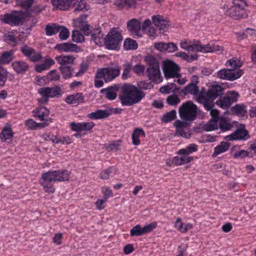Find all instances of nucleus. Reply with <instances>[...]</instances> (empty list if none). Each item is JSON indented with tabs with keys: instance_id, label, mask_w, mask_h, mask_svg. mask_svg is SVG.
Returning a JSON list of instances; mask_svg holds the SVG:
<instances>
[{
	"instance_id": "1",
	"label": "nucleus",
	"mask_w": 256,
	"mask_h": 256,
	"mask_svg": "<svg viewBox=\"0 0 256 256\" xmlns=\"http://www.w3.org/2000/svg\"><path fill=\"white\" fill-rule=\"evenodd\" d=\"M70 174V172L66 170L48 171L42 174L40 183L46 192L54 193L55 190L54 183L68 180Z\"/></svg>"
},
{
	"instance_id": "2",
	"label": "nucleus",
	"mask_w": 256,
	"mask_h": 256,
	"mask_svg": "<svg viewBox=\"0 0 256 256\" xmlns=\"http://www.w3.org/2000/svg\"><path fill=\"white\" fill-rule=\"evenodd\" d=\"M122 92L118 98L122 106H132L138 104L145 96V93L136 86L128 84L121 87Z\"/></svg>"
},
{
	"instance_id": "3",
	"label": "nucleus",
	"mask_w": 256,
	"mask_h": 256,
	"mask_svg": "<svg viewBox=\"0 0 256 256\" xmlns=\"http://www.w3.org/2000/svg\"><path fill=\"white\" fill-rule=\"evenodd\" d=\"M88 15L82 14L76 19L73 20L74 26L80 28L86 36L91 35V39L97 44H100L104 34L98 28L94 29L92 26L88 24L86 21Z\"/></svg>"
},
{
	"instance_id": "4",
	"label": "nucleus",
	"mask_w": 256,
	"mask_h": 256,
	"mask_svg": "<svg viewBox=\"0 0 256 256\" xmlns=\"http://www.w3.org/2000/svg\"><path fill=\"white\" fill-rule=\"evenodd\" d=\"M224 88L220 86L217 85L212 86L208 89L207 92V98H206V104L202 102L204 107L208 111H210V114L212 116L211 119L218 120H220L219 112L216 109H214V100L218 96H221L224 94Z\"/></svg>"
},
{
	"instance_id": "5",
	"label": "nucleus",
	"mask_w": 256,
	"mask_h": 256,
	"mask_svg": "<svg viewBox=\"0 0 256 256\" xmlns=\"http://www.w3.org/2000/svg\"><path fill=\"white\" fill-rule=\"evenodd\" d=\"M144 60L148 66L146 72L149 79L155 83L161 82L162 80L158 60L152 56H147Z\"/></svg>"
},
{
	"instance_id": "6",
	"label": "nucleus",
	"mask_w": 256,
	"mask_h": 256,
	"mask_svg": "<svg viewBox=\"0 0 256 256\" xmlns=\"http://www.w3.org/2000/svg\"><path fill=\"white\" fill-rule=\"evenodd\" d=\"M197 106L190 100L183 103L178 110L180 118L186 122L195 120L197 116Z\"/></svg>"
},
{
	"instance_id": "7",
	"label": "nucleus",
	"mask_w": 256,
	"mask_h": 256,
	"mask_svg": "<svg viewBox=\"0 0 256 256\" xmlns=\"http://www.w3.org/2000/svg\"><path fill=\"white\" fill-rule=\"evenodd\" d=\"M122 40L120 32L117 28H112L104 38L105 46L108 50H118L120 43Z\"/></svg>"
},
{
	"instance_id": "8",
	"label": "nucleus",
	"mask_w": 256,
	"mask_h": 256,
	"mask_svg": "<svg viewBox=\"0 0 256 256\" xmlns=\"http://www.w3.org/2000/svg\"><path fill=\"white\" fill-rule=\"evenodd\" d=\"M24 18V13L23 12L13 10L10 13H6L1 20L2 23L14 26L22 24Z\"/></svg>"
},
{
	"instance_id": "9",
	"label": "nucleus",
	"mask_w": 256,
	"mask_h": 256,
	"mask_svg": "<svg viewBox=\"0 0 256 256\" xmlns=\"http://www.w3.org/2000/svg\"><path fill=\"white\" fill-rule=\"evenodd\" d=\"M180 92L184 96L193 95L196 98V100L198 102L201 104L202 102H204L205 104H206L207 92L204 93L202 91H200L199 88L196 84L190 83L181 90Z\"/></svg>"
},
{
	"instance_id": "10",
	"label": "nucleus",
	"mask_w": 256,
	"mask_h": 256,
	"mask_svg": "<svg viewBox=\"0 0 256 256\" xmlns=\"http://www.w3.org/2000/svg\"><path fill=\"white\" fill-rule=\"evenodd\" d=\"M233 5L226 11V15L235 19H240L243 17L244 8L246 6V0H233Z\"/></svg>"
},
{
	"instance_id": "11",
	"label": "nucleus",
	"mask_w": 256,
	"mask_h": 256,
	"mask_svg": "<svg viewBox=\"0 0 256 256\" xmlns=\"http://www.w3.org/2000/svg\"><path fill=\"white\" fill-rule=\"evenodd\" d=\"M162 70L164 77L166 78L180 77V74L178 72L180 70V67L173 61H164Z\"/></svg>"
},
{
	"instance_id": "12",
	"label": "nucleus",
	"mask_w": 256,
	"mask_h": 256,
	"mask_svg": "<svg viewBox=\"0 0 256 256\" xmlns=\"http://www.w3.org/2000/svg\"><path fill=\"white\" fill-rule=\"evenodd\" d=\"M120 74V69L118 67L104 68L98 69V77L104 78L106 82L115 78Z\"/></svg>"
},
{
	"instance_id": "13",
	"label": "nucleus",
	"mask_w": 256,
	"mask_h": 256,
	"mask_svg": "<svg viewBox=\"0 0 256 256\" xmlns=\"http://www.w3.org/2000/svg\"><path fill=\"white\" fill-rule=\"evenodd\" d=\"M242 74L243 72L240 70L222 69L218 72L217 76L220 79L232 81L239 78Z\"/></svg>"
},
{
	"instance_id": "14",
	"label": "nucleus",
	"mask_w": 256,
	"mask_h": 256,
	"mask_svg": "<svg viewBox=\"0 0 256 256\" xmlns=\"http://www.w3.org/2000/svg\"><path fill=\"white\" fill-rule=\"evenodd\" d=\"M243 128H240L236 130L234 132L226 136L228 140H246L250 138V136L248 130L244 128V126L242 125Z\"/></svg>"
},
{
	"instance_id": "15",
	"label": "nucleus",
	"mask_w": 256,
	"mask_h": 256,
	"mask_svg": "<svg viewBox=\"0 0 256 256\" xmlns=\"http://www.w3.org/2000/svg\"><path fill=\"white\" fill-rule=\"evenodd\" d=\"M127 28L134 38H136L141 36L140 34L141 30V22L138 20L133 18L128 21Z\"/></svg>"
},
{
	"instance_id": "16",
	"label": "nucleus",
	"mask_w": 256,
	"mask_h": 256,
	"mask_svg": "<svg viewBox=\"0 0 256 256\" xmlns=\"http://www.w3.org/2000/svg\"><path fill=\"white\" fill-rule=\"evenodd\" d=\"M54 48L60 52H79L81 51L80 48L78 45L70 42L57 44L56 45Z\"/></svg>"
},
{
	"instance_id": "17",
	"label": "nucleus",
	"mask_w": 256,
	"mask_h": 256,
	"mask_svg": "<svg viewBox=\"0 0 256 256\" xmlns=\"http://www.w3.org/2000/svg\"><path fill=\"white\" fill-rule=\"evenodd\" d=\"M43 90L44 96H47L48 98H58L61 96L63 92L60 87L54 86V87H42L40 88Z\"/></svg>"
},
{
	"instance_id": "18",
	"label": "nucleus",
	"mask_w": 256,
	"mask_h": 256,
	"mask_svg": "<svg viewBox=\"0 0 256 256\" xmlns=\"http://www.w3.org/2000/svg\"><path fill=\"white\" fill-rule=\"evenodd\" d=\"M54 6L62 10H66L70 6L75 5L76 0H52Z\"/></svg>"
},
{
	"instance_id": "19",
	"label": "nucleus",
	"mask_w": 256,
	"mask_h": 256,
	"mask_svg": "<svg viewBox=\"0 0 256 256\" xmlns=\"http://www.w3.org/2000/svg\"><path fill=\"white\" fill-rule=\"evenodd\" d=\"M54 6L62 10H66L70 6L75 5L76 0H52Z\"/></svg>"
},
{
	"instance_id": "20",
	"label": "nucleus",
	"mask_w": 256,
	"mask_h": 256,
	"mask_svg": "<svg viewBox=\"0 0 256 256\" xmlns=\"http://www.w3.org/2000/svg\"><path fill=\"white\" fill-rule=\"evenodd\" d=\"M113 110H98L94 112H92L88 114L90 118L93 120H98L106 118H108L112 114Z\"/></svg>"
},
{
	"instance_id": "21",
	"label": "nucleus",
	"mask_w": 256,
	"mask_h": 256,
	"mask_svg": "<svg viewBox=\"0 0 256 256\" xmlns=\"http://www.w3.org/2000/svg\"><path fill=\"white\" fill-rule=\"evenodd\" d=\"M34 116L37 117L40 120H45L48 119L49 110L44 106H40L38 108L33 110Z\"/></svg>"
},
{
	"instance_id": "22",
	"label": "nucleus",
	"mask_w": 256,
	"mask_h": 256,
	"mask_svg": "<svg viewBox=\"0 0 256 256\" xmlns=\"http://www.w3.org/2000/svg\"><path fill=\"white\" fill-rule=\"evenodd\" d=\"M56 60L60 64V66H64L74 64L76 58L72 55L62 54L60 56H57L56 58Z\"/></svg>"
},
{
	"instance_id": "23",
	"label": "nucleus",
	"mask_w": 256,
	"mask_h": 256,
	"mask_svg": "<svg viewBox=\"0 0 256 256\" xmlns=\"http://www.w3.org/2000/svg\"><path fill=\"white\" fill-rule=\"evenodd\" d=\"M13 69L18 74H24L28 68V65L24 61H15L12 64Z\"/></svg>"
},
{
	"instance_id": "24",
	"label": "nucleus",
	"mask_w": 256,
	"mask_h": 256,
	"mask_svg": "<svg viewBox=\"0 0 256 256\" xmlns=\"http://www.w3.org/2000/svg\"><path fill=\"white\" fill-rule=\"evenodd\" d=\"M118 90V86L115 85L112 86H109L106 88L101 90L100 92L102 94L106 93V97L109 100H114L117 96L116 92Z\"/></svg>"
},
{
	"instance_id": "25",
	"label": "nucleus",
	"mask_w": 256,
	"mask_h": 256,
	"mask_svg": "<svg viewBox=\"0 0 256 256\" xmlns=\"http://www.w3.org/2000/svg\"><path fill=\"white\" fill-rule=\"evenodd\" d=\"M65 101L68 104L82 103L84 101V96L82 93L78 92L74 94L68 96Z\"/></svg>"
},
{
	"instance_id": "26",
	"label": "nucleus",
	"mask_w": 256,
	"mask_h": 256,
	"mask_svg": "<svg viewBox=\"0 0 256 256\" xmlns=\"http://www.w3.org/2000/svg\"><path fill=\"white\" fill-rule=\"evenodd\" d=\"M194 160L192 156H186L182 155L180 157L176 156H174L172 160V164L176 166H180L185 164H188Z\"/></svg>"
},
{
	"instance_id": "27",
	"label": "nucleus",
	"mask_w": 256,
	"mask_h": 256,
	"mask_svg": "<svg viewBox=\"0 0 256 256\" xmlns=\"http://www.w3.org/2000/svg\"><path fill=\"white\" fill-rule=\"evenodd\" d=\"M14 52L12 50L5 51L0 56V64H8L14 59Z\"/></svg>"
},
{
	"instance_id": "28",
	"label": "nucleus",
	"mask_w": 256,
	"mask_h": 256,
	"mask_svg": "<svg viewBox=\"0 0 256 256\" xmlns=\"http://www.w3.org/2000/svg\"><path fill=\"white\" fill-rule=\"evenodd\" d=\"M13 137V132L10 126H6L0 133V138L3 142L10 139Z\"/></svg>"
},
{
	"instance_id": "29",
	"label": "nucleus",
	"mask_w": 256,
	"mask_h": 256,
	"mask_svg": "<svg viewBox=\"0 0 256 256\" xmlns=\"http://www.w3.org/2000/svg\"><path fill=\"white\" fill-rule=\"evenodd\" d=\"M230 146V144L226 142L222 141L220 144L216 146L214 150L212 156L215 157L221 153L227 151Z\"/></svg>"
},
{
	"instance_id": "30",
	"label": "nucleus",
	"mask_w": 256,
	"mask_h": 256,
	"mask_svg": "<svg viewBox=\"0 0 256 256\" xmlns=\"http://www.w3.org/2000/svg\"><path fill=\"white\" fill-rule=\"evenodd\" d=\"M140 136H145V132L142 128H136L132 136V144L135 146H138L140 144V140L138 138Z\"/></svg>"
},
{
	"instance_id": "31",
	"label": "nucleus",
	"mask_w": 256,
	"mask_h": 256,
	"mask_svg": "<svg viewBox=\"0 0 256 256\" xmlns=\"http://www.w3.org/2000/svg\"><path fill=\"white\" fill-rule=\"evenodd\" d=\"M40 78L43 79V82L44 83H48L50 82L56 81L60 78V75L57 73L56 70H52L47 75L42 76Z\"/></svg>"
},
{
	"instance_id": "32",
	"label": "nucleus",
	"mask_w": 256,
	"mask_h": 256,
	"mask_svg": "<svg viewBox=\"0 0 256 256\" xmlns=\"http://www.w3.org/2000/svg\"><path fill=\"white\" fill-rule=\"evenodd\" d=\"M59 68L64 78L68 79L72 77L74 72V68L72 66H60Z\"/></svg>"
},
{
	"instance_id": "33",
	"label": "nucleus",
	"mask_w": 256,
	"mask_h": 256,
	"mask_svg": "<svg viewBox=\"0 0 256 256\" xmlns=\"http://www.w3.org/2000/svg\"><path fill=\"white\" fill-rule=\"evenodd\" d=\"M231 111L232 114L240 116H244L247 113L245 106L244 104H237L235 105L232 108Z\"/></svg>"
},
{
	"instance_id": "34",
	"label": "nucleus",
	"mask_w": 256,
	"mask_h": 256,
	"mask_svg": "<svg viewBox=\"0 0 256 256\" xmlns=\"http://www.w3.org/2000/svg\"><path fill=\"white\" fill-rule=\"evenodd\" d=\"M138 47L136 42L130 38H127L124 42V48L126 50H135Z\"/></svg>"
},
{
	"instance_id": "35",
	"label": "nucleus",
	"mask_w": 256,
	"mask_h": 256,
	"mask_svg": "<svg viewBox=\"0 0 256 256\" xmlns=\"http://www.w3.org/2000/svg\"><path fill=\"white\" fill-rule=\"evenodd\" d=\"M60 29V26L57 24L47 25L45 28L46 34V36H51L58 33Z\"/></svg>"
},
{
	"instance_id": "36",
	"label": "nucleus",
	"mask_w": 256,
	"mask_h": 256,
	"mask_svg": "<svg viewBox=\"0 0 256 256\" xmlns=\"http://www.w3.org/2000/svg\"><path fill=\"white\" fill-rule=\"evenodd\" d=\"M197 150V146L196 144H190L185 148H182L178 151V154L180 155H184L188 156V154Z\"/></svg>"
},
{
	"instance_id": "37",
	"label": "nucleus",
	"mask_w": 256,
	"mask_h": 256,
	"mask_svg": "<svg viewBox=\"0 0 256 256\" xmlns=\"http://www.w3.org/2000/svg\"><path fill=\"white\" fill-rule=\"evenodd\" d=\"M218 120H214V119H210L204 126L203 129L206 132H210L216 130L218 128Z\"/></svg>"
},
{
	"instance_id": "38",
	"label": "nucleus",
	"mask_w": 256,
	"mask_h": 256,
	"mask_svg": "<svg viewBox=\"0 0 256 256\" xmlns=\"http://www.w3.org/2000/svg\"><path fill=\"white\" fill-rule=\"evenodd\" d=\"M176 110H172L165 114L162 118V120L163 122L168 123L176 118Z\"/></svg>"
},
{
	"instance_id": "39",
	"label": "nucleus",
	"mask_w": 256,
	"mask_h": 256,
	"mask_svg": "<svg viewBox=\"0 0 256 256\" xmlns=\"http://www.w3.org/2000/svg\"><path fill=\"white\" fill-rule=\"evenodd\" d=\"M72 40L77 43H82L84 41V37L78 30H74L72 33Z\"/></svg>"
},
{
	"instance_id": "40",
	"label": "nucleus",
	"mask_w": 256,
	"mask_h": 256,
	"mask_svg": "<svg viewBox=\"0 0 256 256\" xmlns=\"http://www.w3.org/2000/svg\"><path fill=\"white\" fill-rule=\"evenodd\" d=\"M166 101L167 104L170 106H176L180 102V99L176 94H174L168 96L166 99Z\"/></svg>"
},
{
	"instance_id": "41",
	"label": "nucleus",
	"mask_w": 256,
	"mask_h": 256,
	"mask_svg": "<svg viewBox=\"0 0 256 256\" xmlns=\"http://www.w3.org/2000/svg\"><path fill=\"white\" fill-rule=\"evenodd\" d=\"M132 236H138L144 235L142 227L139 224L134 226L130 230Z\"/></svg>"
},
{
	"instance_id": "42",
	"label": "nucleus",
	"mask_w": 256,
	"mask_h": 256,
	"mask_svg": "<svg viewBox=\"0 0 256 256\" xmlns=\"http://www.w3.org/2000/svg\"><path fill=\"white\" fill-rule=\"evenodd\" d=\"M8 72L6 70L0 66V88L3 87L7 80Z\"/></svg>"
},
{
	"instance_id": "43",
	"label": "nucleus",
	"mask_w": 256,
	"mask_h": 256,
	"mask_svg": "<svg viewBox=\"0 0 256 256\" xmlns=\"http://www.w3.org/2000/svg\"><path fill=\"white\" fill-rule=\"evenodd\" d=\"M216 104L224 109L228 108L232 104L230 101L227 100L226 96H224L223 98H220L217 100L216 102Z\"/></svg>"
},
{
	"instance_id": "44",
	"label": "nucleus",
	"mask_w": 256,
	"mask_h": 256,
	"mask_svg": "<svg viewBox=\"0 0 256 256\" xmlns=\"http://www.w3.org/2000/svg\"><path fill=\"white\" fill-rule=\"evenodd\" d=\"M21 52L26 56L29 58L35 53V50L34 48L26 45L21 48Z\"/></svg>"
},
{
	"instance_id": "45",
	"label": "nucleus",
	"mask_w": 256,
	"mask_h": 256,
	"mask_svg": "<svg viewBox=\"0 0 256 256\" xmlns=\"http://www.w3.org/2000/svg\"><path fill=\"white\" fill-rule=\"evenodd\" d=\"M59 38L61 40H66L70 36L68 30L65 26H60V30Z\"/></svg>"
},
{
	"instance_id": "46",
	"label": "nucleus",
	"mask_w": 256,
	"mask_h": 256,
	"mask_svg": "<svg viewBox=\"0 0 256 256\" xmlns=\"http://www.w3.org/2000/svg\"><path fill=\"white\" fill-rule=\"evenodd\" d=\"M174 126L176 128V132H182V130H184V128H186L188 126V123L184 120H176L174 123Z\"/></svg>"
},
{
	"instance_id": "47",
	"label": "nucleus",
	"mask_w": 256,
	"mask_h": 256,
	"mask_svg": "<svg viewBox=\"0 0 256 256\" xmlns=\"http://www.w3.org/2000/svg\"><path fill=\"white\" fill-rule=\"evenodd\" d=\"M157 226V223L155 222H151L144 226L142 228L144 235L152 232Z\"/></svg>"
},
{
	"instance_id": "48",
	"label": "nucleus",
	"mask_w": 256,
	"mask_h": 256,
	"mask_svg": "<svg viewBox=\"0 0 256 256\" xmlns=\"http://www.w3.org/2000/svg\"><path fill=\"white\" fill-rule=\"evenodd\" d=\"M226 64L234 69L238 68L242 66V63L240 60L234 58L228 60Z\"/></svg>"
},
{
	"instance_id": "49",
	"label": "nucleus",
	"mask_w": 256,
	"mask_h": 256,
	"mask_svg": "<svg viewBox=\"0 0 256 256\" xmlns=\"http://www.w3.org/2000/svg\"><path fill=\"white\" fill-rule=\"evenodd\" d=\"M122 140H118L117 142H112L108 145L106 146V150L108 151H117L120 149V142Z\"/></svg>"
},
{
	"instance_id": "50",
	"label": "nucleus",
	"mask_w": 256,
	"mask_h": 256,
	"mask_svg": "<svg viewBox=\"0 0 256 256\" xmlns=\"http://www.w3.org/2000/svg\"><path fill=\"white\" fill-rule=\"evenodd\" d=\"M220 129L222 131H226L230 129L232 124L228 123L224 118H221L219 123Z\"/></svg>"
},
{
	"instance_id": "51",
	"label": "nucleus",
	"mask_w": 256,
	"mask_h": 256,
	"mask_svg": "<svg viewBox=\"0 0 256 256\" xmlns=\"http://www.w3.org/2000/svg\"><path fill=\"white\" fill-rule=\"evenodd\" d=\"M38 92L42 96V98L38 100V104L40 105L47 104L49 100L48 97L47 96H44L43 90L40 88L38 90Z\"/></svg>"
},
{
	"instance_id": "52",
	"label": "nucleus",
	"mask_w": 256,
	"mask_h": 256,
	"mask_svg": "<svg viewBox=\"0 0 256 256\" xmlns=\"http://www.w3.org/2000/svg\"><path fill=\"white\" fill-rule=\"evenodd\" d=\"M89 8V6H88L84 0H81L78 3L76 8L74 10V12L82 11L84 10H88Z\"/></svg>"
},
{
	"instance_id": "53",
	"label": "nucleus",
	"mask_w": 256,
	"mask_h": 256,
	"mask_svg": "<svg viewBox=\"0 0 256 256\" xmlns=\"http://www.w3.org/2000/svg\"><path fill=\"white\" fill-rule=\"evenodd\" d=\"M238 96V93L235 91L230 92L228 94V96H226L227 100H229L232 104V103L237 101Z\"/></svg>"
},
{
	"instance_id": "54",
	"label": "nucleus",
	"mask_w": 256,
	"mask_h": 256,
	"mask_svg": "<svg viewBox=\"0 0 256 256\" xmlns=\"http://www.w3.org/2000/svg\"><path fill=\"white\" fill-rule=\"evenodd\" d=\"M88 66L86 63L82 62L80 64V70L76 74L75 76L78 77L82 76L88 70Z\"/></svg>"
},
{
	"instance_id": "55",
	"label": "nucleus",
	"mask_w": 256,
	"mask_h": 256,
	"mask_svg": "<svg viewBox=\"0 0 256 256\" xmlns=\"http://www.w3.org/2000/svg\"><path fill=\"white\" fill-rule=\"evenodd\" d=\"M113 168L110 167L102 171L100 174V177L101 179L107 180L109 178L110 175L112 173Z\"/></svg>"
},
{
	"instance_id": "56",
	"label": "nucleus",
	"mask_w": 256,
	"mask_h": 256,
	"mask_svg": "<svg viewBox=\"0 0 256 256\" xmlns=\"http://www.w3.org/2000/svg\"><path fill=\"white\" fill-rule=\"evenodd\" d=\"M250 152L245 150H240V151L236 152L234 155V158H244L246 156H249Z\"/></svg>"
},
{
	"instance_id": "57",
	"label": "nucleus",
	"mask_w": 256,
	"mask_h": 256,
	"mask_svg": "<svg viewBox=\"0 0 256 256\" xmlns=\"http://www.w3.org/2000/svg\"><path fill=\"white\" fill-rule=\"evenodd\" d=\"M256 36V30L250 28H246L242 34V38L248 36Z\"/></svg>"
},
{
	"instance_id": "58",
	"label": "nucleus",
	"mask_w": 256,
	"mask_h": 256,
	"mask_svg": "<svg viewBox=\"0 0 256 256\" xmlns=\"http://www.w3.org/2000/svg\"><path fill=\"white\" fill-rule=\"evenodd\" d=\"M174 86H176L174 82L169 83L168 85L161 87L160 91L162 93L168 94L172 90Z\"/></svg>"
},
{
	"instance_id": "59",
	"label": "nucleus",
	"mask_w": 256,
	"mask_h": 256,
	"mask_svg": "<svg viewBox=\"0 0 256 256\" xmlns=\"http://www.w3.org/2000/svg\"><path fill=\"white\" fill-rule=\"evenodd\" d=\"M202 44H200V42L199 41H196V43L189 46L188 51L200 52Z\"/></svg>"
},
{
	"instance_id": "60",
	"label": "nucleus",
	"mask_w": 256,
	"mask_h": 256,
	"mask_svg": "<svg viewBox=\"0 0 256 256\" xmlns=\"http://www.w3.org/2000/svg\"><path fill=\"white\" fill-rule=\"evenodd\" d=\"M131 69L132 66L130 64H127L124 65V70L122 74L123 79H126L130 77V73Z\"/></svg>"
},
{
	"instance_id": "61",
	"label": "nucleus",
	"mask_w": 256,
	"mask_h": 256,
	"mask_svg": "<svg viewBox=\"0 0 256 256\" xmlns=\"http://www.w3.org/2000/svg\"><path fill=\"white\" fill-rule=\"evenodd\" d=\"M176 50H178V46L176 44L172 42L166 43V52H173Z\"/></svg>"
},
{
	"instance_id": "62",
	"label": "nucleus",
	"mask_w": 256,
	"mask_h": 256,
	"mask_svg": "<svg viewBox=\"0 0 256 256\" xmlns=\"http://www.w3.org/2000/svg\"><path fill=\"white\" fill-rule=\"evenodd\" d=\"M223 48L217 44H214L213 43L211 44V50L210 52H216L220 54L223 52Z\"/></svg>"
},
{
	"instance_id": "63",
	"label": "nucleus",
	"mask_w": 256,
	"mask_h": 256,
	"mask_svg": "<svg viewBox=\"0 0 256 256\" xmlns=\"http://www.w3.org/2000/svg\"><path fill=\"white\" fill-rule=\"evenodd\" d=\"M175 226L179 231L184 233V224L182 222L180 218H177L175 222Z\"/></svg>"
},
{
	"instance_id": "64",
	"label": "nucleus",
	"mask_w": 256,
	"mask_h": 256,
	"mask_svg": "<svg viewBox=\"0 0 256 256\" xmlns=\"http://www.w3.org/2000/svg\"><path fill=\"white\" fill-rule=\"evenodd\" d=\"M132 70L138 75L142 74L144 71V66L141 64H136L132 68Z\"/></svg>"
}]
</instances>
